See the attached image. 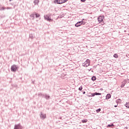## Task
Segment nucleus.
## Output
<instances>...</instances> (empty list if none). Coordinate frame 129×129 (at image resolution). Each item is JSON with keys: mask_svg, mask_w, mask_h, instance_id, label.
I'll return each instance as SVG.
<instances>
[{"mask_svg": "<svg viewBox=\"0 0 129 129\" xmlns=\"http://www.w3.org/2000/svg\"><path fill=\"white\" fill-rule=\"evenodd\" d=\"M55 3L58 5H61L62 4V0H55Z\"/></svg>", "mask_w": 129, "mask_h": 129, "instance_id": "obj_8", "label": "nucleus"}, {"mask_svg": "<svg viewBox=\"0 0 129 129\" xmlns=\"http://www.w3.org/2000/svg\"><path fill=\"white\" fill-rule=\"evenodd\" d=\"M111 97V95H110V94H108L106 96V99H109V98H110Z\"/></svg>", "mask_w": 129, "mask_h": 129, "instance_id": "obj_10", "label": "nucleus"}, {"mask_svg": "<svg viewBox=\"0 0 129 129\" xmlns=\"http://www.w3.org/2000/svg\"><path fill=\"white\" fill-rule=\"evenodd\" d=\"M14 129H22L21 123L16 124L14 126Z\"/></svg>", "mask_w": 129, "mask_h": 129, "instance_id": "obj_7", "label": "nucleus"}, {"mask_svg": "<svg viewBox=\"0 0 129 129\" xmlns=\"http://www.w3.org/2000/svg\"><path fill=\"white\" fill-rule=\"evenodd\" d=\"M103 19H104V16H100L98 18V22L99 23H102L103 22Z\"/></svg>", "mask_w": 129, "mask_h": 129, "instance_id": "obj_6", "label": "nucleus"}, {"mask_svg": "<svg viewBox=\"0 0 129 129\" xmlns=\"http://www.w3.org/2000/svg\"><path fill=\"white\" fill-rule=\"evenodd\" d=\"M82 122L84 123L85 122H87V119H84V120H82Z\"/></svg>", "mask_w": 129, "mask_h": 129, "instance_id": "obj_24", "label": "nucleus"}, {"mask_svg": "<svg viewBox=\"0 0 129 129\" xmlns=\"http://www.w3.org/2000/svg\"><path fill=\"white\" fill-rule=\"evenodd\" d=\"M124 32H126V31H124Z\"/></svg>", "mask_w": 129, "mask_h": 129, "instance_id": "obj_36", "label": "nucleus"}, {"mask_svg": "<svg viewBox=\"0 0 129 129\" xmlns=\"http://www.w3.org/2000/svg\"><path fill=\"white\" fill-rule=\"evenodd\" d=\"M35 15V17L36 18H39L40 17V14H39L38 13H37L36 12H34Z\"/></svg>", "mask_w": 129, "mask_h": 129, "instance_id": "obj_13", "label": "nucleus"}, {"mask_svg": "<svg viewBox=\"0 0 129 129\" xmlns=\"http://www.w3.org/2000/svg\"><path fill=\"white\" fill-rule=\"evenodd\" d=\"M96 95H101V93L95 92Z\"/></svg>", "mask_w": 129, "mask_h": 129, "instance_id": "obj_25", "label": "nucleus"}, {"mask_svg": "<svg viewBox=\"0 0 129 129\" xmlns=\"http://www.w3.org/2000/svg\"><path fill=\"white\" fill-rule=\"evenodd\" d=\"M114 107H117V105H114Z\"/></svg>", "mask_w": 129, "mask_h": 129, "instance_id": "obj_33", "label": "nucleus"}, {"mask_svg": "<svg viewBox=\"0 0 129 129\" xmlns=\"http://www.w3.org/2000/svg\"><path fill=\"white\" fill-rule=\"evenodd\" d=\"M81 2H82V3H84L86 2V0H81Z\"/></svg>", "mask_w": 129, "mask_h": 129, "instance_id": "obj_29", "label": "nucleus"}, {"mask_svg": "<svg viewBox=\"0 0 129 129\" xmlns=\"http://www.w3.org/2000/svg\"><path fill=\"white\" fill-rule=\"evenodd\" d=\"M45 94H43L41 93H38V96L40 97H44Z\"/></svg>", "mask_w": 129, "mask_h": 129, "instance_id": "obj_14", "label": "nucleus"}, {"mask_svg": "<svg viewBox=\"0 0 129 129\" xmlns=\"http://www.w3.org/2000/svg\"><path fill=\"white\" fill-rule=\"evenodd\" d=\"M78 89H79V91H82V89H83V88L82 87V86L80 87Z\"/></svg>", "mask_w": 129, "mask_h": 129, "instance_id": "obj_22", "label": "nucleus"}, {"mask_svg": "<svg viewBox=\"0 0 129 129\" xmlns=\"http://www.w3.org/2000/svg\"><path fill=\"white\" fill-rule=\"evenodd\" d=\"M61 2L62 4H64V3H66V2H67V0H61Z\"/></svg>", "mask_w": 129, "mask_h": 129, "instance_id": "obj_27", "label": "nucleus"}, {"mask_svg": "<svg viewBox=\"0 0 129 129\" xmlns=\"http://www.w3.org/2000/svg\"><path fill=\"white\" fill-rule=\"evenodd\" d=\"M125 84L124 83V82H122V84H121V85L120 87H121V88H123V87H124V86H125Z\"/></svg>", "mask_w": 129, "mask_h": 129, "instance_id": "obj_17", "label": "nucleus"}, {"mask_svg": "<svg viewBox=\"0 0 129 129\" xmlns=\"http://www.w3.org/2000/svg\"><path fill=\"white\" fill-rule=\"evenodd\" d=\"M35 12H34L33 14H32L31 15H30V17L32 18L33 20H34V19H35Z\"/></svg>", "mask_w": 129, "mask_h": 129, "instance_id": "obj_11", "label": "nucleus"}, {"mask_svg": "<svg viewBox=\"0 0 129 129\" xmlns=\"http://www.w3.org/2000/svg\"><path fill=\"white\" fill-rule=\"evenodd\" d=\"M125 107H126L127 108H129V102H126L125 104Z\"/></svg>", "mask_w": 129, "mask_h": 129, "instance_id": "obj_19", "label": "nucleus"}, {"mask_svg": "<svg viewBox=\"0 0 129 129\" xmlns=\"http://www.w3.org/2000/svg\"><path fill=\"white\" fill-rule=\"evenodd\" d=\"M61 18H63V16L62 15H61V16H58L57 17V19H61Z\"/></svg>", "mask_w": 129, "mask_h": 129, "instance_id": "obj_28", "label": "nucleus"}, {"mask_svg": "<svg viewBox=\"0 0 129 129\" xmlns=\"http://www.w3.org/2000/svg\"><path fill=\"white\" fill-rule=\"evenodd\" d=\"M6 8L5 7H2L1 9H0V11H3V10H6Z\"/></svg>", "mask_w": 129, "mask_h": 129, "instance_id": "obj_26", "label": "nucleus"}, {"mask_svg": "<svg viewBox=\"0 0 129 129\" xmlns=\"http://www.w3.org/2000/svg\"><path fill=\"white\" fill-rule=\"evenodd\" d=\"M34 4L35 5H38L39 4V0H34Z\"/></svg>", "mask_w": 129, "mask_h": 129, "instance_id": "obj_15", "label": "nucleus"}, {"mask_svg": "<svg viewBox=\"0 0 129 129\" xmlns=\"http://www.w3.org/2000/svg\"><path fill=\"white\" fill-rule=\"evenodd\" d=\"M123 82H124V83L125 84H126V83H127V82H128V80H124Z\"/></svg>", "mask_w": 129, "mask_h": 129, "instance_id": "obj_21", "label": "nucleus"}, {"mask_svg": "<svg viewBox=\"0 0 129 129\" xmlns=\"http://www.w3.org/2000/svg\"><path fill=\"white\" fill-rule=\"evenodd\" d=\"M43 97L44 98H46V99H50V96H49V95H47V94H45L44 96Z\"/></svg>", "mask_w": 129, "mask_h": 129, "instance_id": "obj_9", "label": "nucleus"}, {"mask_svg": "<svg viewBox=\"0 0 129 129\" xmlns=\"http://www.w3.org/2000/svg\"><path fill=\"white\" fill-rule=\"evenodd\" d=\"M112 126H114V124L111 123V124H108L107 127H112Z\"/></svg>", "mask_w": 129, "mask_h": 129, "instance_id": "obj_12", "label": "nucleus"}, {"mask_svg": "<svg viewBox=\"0 0 129 129\" xmlns=\"http://www.w3.org/2000/svg\"><path fill=\"white\" fill-rule=\"evenodd\" d=\"M91 80H92V81H95V80H96V77L93 76L91 78Z\"/></svg>", "mask_w": 129, "mask_h": 129, "instance_id": "obj_16", "label": "nucleus"}, {"mask_svg": "<svg viewBox=\"0 0 129 129\" xmlns=\"http://www.w3.org/2000/svg\"><path fill=\"white\" fill-rule=\"evenodd\" d=\"M83 21H84V19H83Z\"/></svg>", "mask_w": 129, "mask_h": 129, "instance_id": "obj_35", "label": "nucleus"}, {"mask_svg": "<svg viewBox=\"0 0 129 129\" xmlns=\"http://www.w3.org/2000/svg\"><path fill=\"white\" fill-rule=\"evenodd\" d=\"M44 19L47 21L48 22H51V21H52V19L50 18L49 16L48 15H44Z\"/></svg>", "mask_w": 129, "mask_h": 129, "instance_id": "obj_5", "label": "nucleus"}, {"mask_svg": "<svg viewBox=\"0 0 129 129\" xmlns=\"http://www.w3.org/2000/svg\"><path fill=\"white\" fill-rule=\"evenodd\" d=\"M11 70L12 72H17V70H18V66L16 64H14L11 67Z\"/></svg>", "mask_w": 129, "mask_h": 129, "instance_id": "obj_1", "label": "nucleus"}, {"mask_svg": "<svg viewBox=\"0 0 129 129\" xmlns=\"http://www.w3.org/2000/svg\"><path fill=\"white\" fill-rule=\"evenodd\" d=\"M92 96H95V95H96V94H95V93H94L93 94H92Z\"/></svg>", "mask_w": 129, "mask_h": 129, "instance_id": "obj_30", "label": "nucleus"}, {"mask_svg": "<svg viewBox=\"0 0 129 129\" xmlns=\"http://www.w3.org/2000/svg\"><path fill=\"white\" fill-rule=\"evenodd\" d=\"M96 112H97V113L100 112V111H101V109L99 108V109H97V110H96Z\"/></svg>", "mask_w": 129, "mask_h": 129, "instance_id": "obj_23", "label": "nucleus"}, {"mask_svg": "<svg viewBox=\"0 0 129 129\" xmlns=\"http://www.w3.org/2000/svg\"><path fill=\"white\" fill-rule=\"evenodd\" d=\"M85 93H86L85 91H84V92H83V94H85Z\"/></svg>", "mask_w": 129, "mask_h": 129, "instance_id": "obj_32", "label": "nucleus"}, {"mask_svg": "<svg viewBox=\"0 0 129 129\" xmlns=\"http://www.w3.org/2000/svg\"><path fill=\"white\" fill-rule=\"evenodd\" d=\"M85 24V22L83 21H79L75 24V27H77V28H78V27H80L81 25H84Z\"/></svg>", "mask_w": 129, "mask_h": 129, "instance_id": "obj_2", "label": "nucleus"}, {"mask_svg": "<svg viewBox=\"0 0 129 129\" xmlns=\"http://www.w3.org/2000/svg\"><path fill=\"white\" fill-rule=\"evenodd\" d=\"M39 116H40V118H41V119H45V118H46V117H47V115H46V114L43 113L42 112H40V113L39 114Z\"/></svg>", "mask_w": 129, "mask_h": 129, "instance_id": "obj_4", "label": "nucleus"}, {"mask_svg": "<svg viewBox=\"0 0 129 129\" xmlns=\"http://www.w3.org/2000/svg\"><path fill=\"white\" fill-rule=\"evenodd\" d=\"M90 65V60L87 59L86 61L84 63H83V66L84 67H88Z\"/></svg>", "mask_w": 129, "mask_h": 129, "instance_id": "obj_3", "label": "nucleus"}, {"mask_svg": "<svg viewBox=\"0 0 129 129\" xmlns=\"http://www.w3.org/2000/svg\"><path fill=\"white\" fill-rule=\"evenodd\" d=\"M102 23H103V25L104 24V22H102Z\"/></svg>", "mask_w": 129, "mask_h": 129, "instance_id": "obj_34", "label": "nucleus"}, {"mask_svg": "<svg viewBox=\"0 0 129 129\" xmlns=\"http://www.w3.org/2000/svg\"><path fill=\"white\" fill-rule=\"evenodd\" d=\"M10 9H11V8H9V7H8V8H7V10H10Z\"/></svg>", "mask_w": 129, "mask_h": 129, "instance_id": "obj_31", "label": "nucleus"}, {"mask_svg": "<svg viewBox=\"0 0 129 129\" xmlns=\"http://www.w3.org/2000/svg\"><path fill=\"white\" fill-rule=\"evenodd\" d=\"M116 103H120L121 102V100L120 99H118L117 100H116Z\"/></svg>", "mask_w": 129, "mask_h": 129, "instance_id": "obj_18", "label": "nucleus"}, {"mask_svg": "<svg viewBox=\"0 0 129 129\" xmlns=\"http://www.w3.org/2000/svg\"><path fill=\"white\" fill-rule=\"evenodd\" d=\"M113 57H114V58H118V54L115 53L113 55Z\"/></svg>", "mask_w": 129, "mask_h": 129, "instance_id": "obj_20", "label": "nucleus"}]
</instances>
